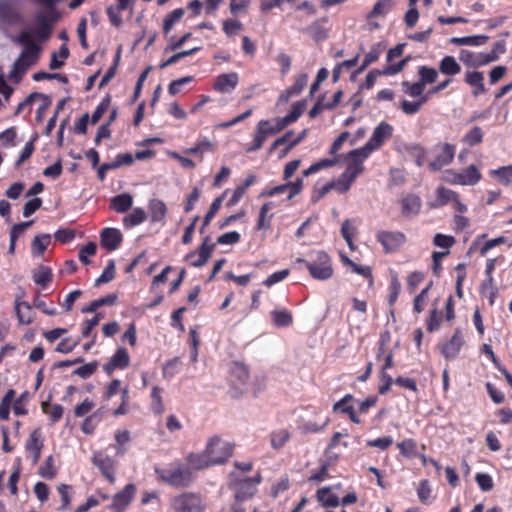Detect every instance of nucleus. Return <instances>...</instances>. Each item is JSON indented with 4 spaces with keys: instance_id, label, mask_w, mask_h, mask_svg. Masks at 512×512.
I'll return each mask as SVG.
<instances>
[{
    "instance_id": "nucleus-1",
    "label": "nucleus",
    "mask_w": 512,
    "mask_h": 512,
    "mask_svg": "<svg viewBox=\"0 0 512 512\" xmlns=\"http://www.w3.org/2000/svg\"><path fill=\"white\" fill-rule=\"evenodd\" d=\"M17 42L22 45L24 49L14 62L8 74L9 80L16 84L20 83L27 70L37 63L41 51L40 46L34 42L30 33L27 31H23L19 34Z\"/></svg>"
},
{
    "instance_id": "nucleus-39",
    "label": "nucleus",
    "mask_w": 512,
    "mask_h": 512,
    "mask_svg": "<svg viewBox=\"0 0 512 512\" xmlns=\"http://www.w3.org/2000/svg\"><path fill=\"white\" fill-rule=\"evenodd\" d=\"M211 255L206 249H199L197 251H191L186 256L185 259L189 261L190 266L192 267H202L204 266Z\"/></svg>"
},
{
    "instance_id": "nucleus-10",
    "label": "nucleus",
    "mask_w": 512,
    "mask_h": 512,
    "mask_svg": "<svg viewBox=\"0 0 512 512\" xmlns=\"http://www.w3.org/2000/svg\"><path fill=\"white\" fill-rule=\"evenodd\" d=\"M91 461L95 467L98 468L101 475L110 483L114 484L116 481V467L117 461L102 451L93 453Z\"/></svg>"
},
{
    "instance_id": "nucleus-25",
    "label": "nucleus",
    "mask_w": 512,
    "mask_h": 512,
    "mask_svg": "<svg viewBox=\"0 0 512 512\" xmlns=\"http://www.w3.org/2000/svg\"><path fill=\"white\" fill-rule=\"evenodd\" d=\"M353 399H354V397H353L352 394H346L339 401L334 403L333 411H335V412L336 411H340L341 413L348 415L349 419L353 423L360 424L361 423V419L356 414L354 407L352 405L348 404Z\"/></svg>"
},
{
    "instance_id": "nucleus-26",
    "label": "nucleus",
    "mask_w": 512,
    "mask_h": 512,
    "mask_svg": "<svg viewBox=\"0 0 512 512\" xmlns=\"http://www.w3.org/2000/svg\"><path fill=\"white\" fill-rule=\"evenodd\" d=\"M464 81L473 87V95L478 96L486 92L484 86V74L480 71H467L465 73Z\"/></svg>"
},
{
    "instance_id": "nucleus-2",
    "label": "nucleus",
    "mask_w": 512,
    "mask_h": 512,
    "mask_svg": "<svg viewBox=\"0 0 512 512\" xmlns=\"http://www.w3.org/2000/svg\"><path fill=\"white\" fill-rule=\"evenodd\" d=\"M155 473L161 482L181 489L189 488L197 477L192 468L180 460H175L164 468H155Z\"/></svg>"
},
{
    "instance_id": "nucleus-24",
    "label": "nucleus",
    "mask_w": 512,
    "mask_h": 512,
    "mask_svg": "<svg viewBox=\"0 0 512 512\" xmlns=\"http://www.w3.org/2000/svg\"><path fill=\"white\" fill-rule=\"evenodd\" d=\"M185 460L186 465L192 468V471H194V473L214 466L209 456L205 453V449L202 452L198 453H188L185 457Z\"/></svg>"
},
{
    "instance_id": "nucleus-28",
    "label": "nucleus",
    "mask_w": 512,
    "mask_h": 512,
    "mask_svg": "<svg viewBox=\"0 0 512 512\" xmlns=\"http://www.w3.org/2000/svg\"><path fill=\"white\" fill-rule=\"evenodd\" d=\"M439 71L443 75L453 77L461 72V66L453 56H444L439 62Z\"/></svg>"
},
{
    "instance_id": "nucleus-15",
    "label": "nucleus",
    "mask_w": 512,
    "mask_h": 512,
    "mask_svg": "<svg viewBox=\"0 0 512 512\" xmlns=\"http://www.w3.org/2000/svg\"><path fill=\"white\" fill-rule=\"evenodd\" d=\"M280 132V128L272 126L268 120H261L256 126V131L252 143L245 150L248 153L258 151L262 148L264 142L269 135H274Z\"/></svg>"
},
{
    "instance_id": "nucleus-21",
    "label": "nucleus",
    "mask_w": 512,
    "mask_h": 512,
    "mask_svg": "<svg viewBox=\"0 0 512 512\" xmlns=\"http://www.w3.org/2000/svg\"><path fill=\"white\" fill-rule=\"evenodd\" d=\"M122 240L123 236L116 228H104L100 233V244L109 252L116 250Z\"/></svg>"
},
{
    "instance_id": "nucleus-64",
    "label": "nucleus",
    "mask_w": 512,
    "mask_h": 512,
    "mask_svg": "<svg viewBox=\"0 0 512 512\" xmlns=\"http://www.w3.org/2000/svg\"><path fill=\"white\" fill-rule=\"evenodd\" d=\"M97 368H98V362L92 361L90 363L84 364V365L76 368L73 371V375H77L82 379H88L96 372Z\"/></svg>"
},
{
    "instance_id": "nucleus-56",
    "label": "nucleus",
    "mask_w": 512,
    "mask_h": 512,
    "mask_svg": "<svg viewBox=\"0 0 512 512\" xmlns=\"http://www.w3.org/2000/svg\"><path fill=\"white\" fill-rule=\"evenodd\" d=\"M353 182L354 180L342 173L338 179L330 181V184L332 186V190H336L338 193L344 194L349 191Z\"/></svg>"
},
{
    "instance_id": "nucleus-34",
    "label": "nucleus",
    "mask_w": 512,
    "mask_h": 512,
    "mask_svg": "<svg viewBox=\"0 0 512 512\" xmlns=\"http://www.w3.org/2000/svg\"><path fill=\"white\" fill-rule=\"evenodd\" d=\"M271 317L276 327H288L293 323L292 313L286 308L273 310Z\"/></svg>"
},
{
    "instance_id": "nucleus-8",
    "label": "nucleus",
    "mask_w": 512,
    "mask_h": 512,
    "mask_svg": "<svg viewBox=\"0 0 512 512\" xmlns=\"http://www.w3.org/2000/svg\"><path fill=\"white\" fill-rule=\"evenodd\" d=\"M456 146L447 142H439L433 147V159L429 162V169L433 172L450 165L455 157Z\"/></svg>"
},
{
    "instance_id": "nucleus-17",
    "label": "nucleus",
    "mask_w": 512,
    "mask_h": 512,
    "mask_svg": "<svg viewBox=\"0 0 512 512\" xmlns=\"http://www.w3.org/2000/svg\"><path fill=\"white\" fill-rule=\"evenodd\" d=\"M130 365V356L126 348L119 347L108 362L103 365V371L112 375L116 370H124Z\"/></svg>"
},
{
    "instance_id": "nucleus-49",
    "label": "nucleus",
    "mask_w": 512,
    "mask_h": 512,
    "mask_svg": "<svg viewBox=\"0 0 512 512\" xmlns=\"http://www.w3.org/2000/svg\"><path fill=\"white\" fill-rule=\"evenodd\" d=\"M303 31L309 34L316 42L322 41L327 38V31L321 24L320 20L313 22L311 25L307 26Z\"/></svg>"
},
{
    "instance_id": "nucleus-30",
    "label": "nucleus",
    "mask_w": 512,
    "mask_h": 512,
    "mask_svg": "<svg viewBox=\"0 0 512 512\" xmlns=\"http://www.w3.org/2000/svg\"><path fill=\"white\" fill-rule=\"evenodd\" d=\"M307 81L308 75L305 73L300 74L296 78L295 83L281 94L280 99L288 101L290 97L299 95L307 85Z\"/></svg>"
},
{
    "instance_id": "nucleus-5",
    "label": "nucleus",
    "mask_w": 512,
    "mask_h": 512,
    "mask_svg": "<svg viewBox=\"0 0 512 512\" xmlns=\"http://www.w3.org/2000/svg\"><path fill=\"white\" fill-rule=\"evenodd\" d=\"M297 262L303 263L314 279L323 281L331 278L333 275L332 261L325 251H316L313 253V258L310 261L298 258Z\"/></svg>"
},
{
    "instance_id": "nucleus-43",
    "label": "nucleus",
    "mask_w": 512,
    "mask_h": 512,
    "mask_svg": "<svg viewBox=\"0 0 512 512\" xmlns=\"http://www.w3.org/2000/svg\"><path fill=\"white\" fill-rule=\"evenodd\" d=\"M484 132L481 127L474 126L462 138V142L469 147L476 146L483 142Z\"/></svg>"
},
{
    "instance_id": "nucleus-63",
    "label": "nucleus",
    "mask_w": 512,
    "mask_h": 512,
    "mask_svg": "<svg viewBox=\"0 0 512 512\" xmlns=\"http://www.w3.org/2000/svg\"><path fill=\"white\" fill-rule=\"evenodd\" d=\"M431 485L428 479H423L419 482L418 488H417V495L419 498V501L422 504H427L431 498Z\"/></svg>"
},
{
    "instance_id": "nucleus-51",
    "label": "nucleus",
    "mask_w": 512,
    "mask_h": 512,
    "mask_svg": "<svg viewBox=\"0 0 512 512\" xmlns=\"http://www.w3.org/2000/svg\"><path fill=\"white\" fill-rule=\"evenodd\" d=\"M419 81L425 87L427 84L434 83L438 78V71L435 68L420 66L418 70Z\"/></svg>"
},
{
    "instance_id": "nucleus-59",
    "label": "nucleus",
    "mask_w": 512,
    "mask_h": 512,
    "mask_svg": "<svg viewBox=\"0 0 512 512\" xmlns=\"http://www.w3.org/2000/svg\"><path fill=\"white\" fill-rule=\"evenodd\" d=\"M459 194L451 189L440 186L436 190V197L439 201L440 205H447L449 202H453V200H457V196Z\"/></svg>"
},
{
    "instance_id": "nucleus-45",
    "label": "nucleus",
    "mask_w": 512,
    "mask_h": 512,
    "mask_svg": "<svg viewBox=\"0 0 512 512\" xmlns=\"http://www.w3.org/2000/svg\"><path fill=\"white\" fill-rule=\"evenodd\" d=\"M490 174L494 176L501 185L508 186L512 184V164L491 170Z\"/></svg>"
},
{
    "instance_id": "nucleus-31",
    "label": "nucleus",
    "mask_w": 512,
    "mask_h": 512,
    "mask_svg": "<svg viewBox=\"0 0 512 512\" xmlns=\"http://www.w3.org/2000/svg\"><path fill=\"white\" fill-rule=\"evenodd\" d=\"M489 37L486 35H473L465 37H452L450 43L457 46H482L487 43Z\"/></svg>"
},
{
    "instance_id": "nucleus-36",
    "label": "nucleus",
    "mask_w": 512,
    "mask_h": 512,
    "mask_svg": "<svg viewBox=\"0 0 512 512\" xmlns=\"http://www.w3.org/2000/svg\"><path fill=\"white\" fill-rule=\"evenodd\" d=\"M302 112L303 104L301 102H296L295 104H293L291 111L286 116L277 120V128H280L281 131L288 124L297 121L298 118L301 116Z\"/></svg>"
},
{
    "instance_id": "nucleus-50",
    "label": "nucleus",
    "mask_w": 512,
    "mask_h": 512,
    "mask_svg": "<svg viewBox=\"0 0 512 512\" xmlns=\"http://www.w3.org/2000/svg\"><path fill=\"white\" fill-rule=\"evenodd\" d=\"M185 11L183 8H177L166 15L163 20V32L167 35L175 23H177L184 15Z\"/></svg>"
},
{
    "instance_id": "nucleus-4",
    "label": "nucleus",
    "mask_w": 512,
    "mask_h": 512,
    "mask_svg": "<svg viewBox=\"0 0 512 512\" xmlns=\"http://www.w3.org/2000/svg\"><path fill=\"white\" fill-rule=\"evenodd\" d=\"M45 8V11H40L35 15V26L32 29V34L42 42L51 37L55 23L62 16L56 7Z\"/></svg>"
},
{
    "instance_id": "nucleus-41",
    "label": "nucleus",
    "mask_w": 512,
    "mask_h": 512,
    "mask_svg": "<svg viewBox=\"0 0 512 512\" xmlns=\"http://www.w3.org/2000/svg\"><path fill=\"white\" fill-rule=\"evenodd\" d=\"M42 412L49 416L52 424L57 423L63 416L64 408L60 404H50L48 402H42Z\"/></svg>"
},
{
    "instance_id": "nucleus-55",
    "label": "nucleus",
    "mask_w": 512,
    "mask_h": 512,
    "mask_svg": "<svg viewBox=\"0 0 512 512\" xmlns=\"http://www.w3.org/2000/svg\"><path fill=\"white\" fill-rule=\"evenodd\" d=\"M431 287L432 282H430L425 288H423L421 292L414 298L413 310L415 313L420 314L421 312L424 311L427 304L428 293Z\"/></svg>"
},
{
    "instance_id": "nucleus-18",
    "label": "nucleus",
    "mask_w": 512,
    "mask_h": 512,
    "mask_svg": "<svg viewBox=\"0 0 512 512\" xmlns=\"http://www.w3.org/2000/svg\"><path fill=\"white\" fill-rule=\"evenodd\" d=\"M464 345V339L460 328H456L451 338L440 345L441 354L447 360H454L459 355Z\"/></svg>"
},
{
    "instance_id": "nucleus-48",
    "label": "nucleus",
    "mask_w": 512,
    "mask_h": 512,
    "mask_svg": "<svg viewBox=\"0 0 512 512\" xmlns=\"http://www.w3.org/2000/svg\"><path fill=\"white\" fill-rule=\"evenodd\" d=\"M215 149H216V145L213 142H211L207 138H203V139L198 140L197 143L193 147L188 149L187 153L192 154V155L202 156L205 153L214 152Z\"/></svg>"
},
{
    "instance_id": "nucleus-22",
    "label": "nucleus",
    "mask_w": 512,
    "mask_h": 512,
    "mask_svg": "<svg viewBox=\"0 0 512 512\" xmlns=\"http://www.w3.org/2000/svg\"><path fill=\"white\" fill-rule=\"evenodd\" d=\"M401 213L406 218H411L419 214L422 201L416 194H407L400 200Z\"/></svg>"
},
{
    "instance_id": "nucleus-33",
    "label": "nucleus",
    "mask_w": 512,
    "mask_h": 512,
    "mask_svg": "<svg viewBox=\"0 0 512 512\" xmlns=\"http://www.w3.org/2000/svg\"><path fill=\"white\" fill-rule=\"evenodd\" d=\"M33 280L42 288L47 287L53 280L52 270L48 266L41 265L33 271Z\"/></svg>"
},
{
    "instance_id": "nucleus-54",
    "label": "nucleus",
    "mask_w": 512,
    "mask_h": 512,
    "mask_svg": "<svg viewBox=\"0 0 512 512\" xmlns=\"http://www.w3.org/2000/svg\"><path fill=\"white\" fill-rule=\"evenodd\" d=\"M163 389L159 386H153L151 391V409L155 414H162L164 412V405L162 401Z\"/></svg>"
},
{
    "instance_id": "nucleus-58",
    "label": "nucleus",
    "mask_w": 512,
    "mask_h": 512,
    "mask_svg": "<svg viewBox=\"0 0 512 512\" xmlns=\"http://www.w3.org/2000/svg\"><path fill=\"white\" fill-rule=\"evenodd\" d=\"M356 233V228L351 225V222L349 219H346L341 226V235L345 239L347 245L349 246L350 250H355V245L353 242V237Z\"/></svg>"
},
{
    "instance_id": "nucleus-13",
    "label": "nucleus",
    "mask_w": 512,
    "mask_h": 512,
    "mask_svg": "<svg viewBox=\"0 0 512 512\" xmlns=\"http://www.w3.org/2000/svg\"><path fill=\"white\" fill-rule=\"evenodd\" d=\"M369 155L370 154L362 147L348 152L346 159L349 162L343 173L355 181L358 175L364 171L363 162L369 157Z\"/></svg>"
},
{
    "instance_id": "nucleus-6",
    "label": "nucleus",
    "mask_w": 512,
    "mask_h": 512,
    "mask_svg": "<svg viewBox=\"0 0 512 512\" xmlns=\"http://www.w3.org/2000/svg\"><path fill=\"white\" fill-rule=\"evenodd\" d=\"M234 445L222 440L219 436H212L205 446V453L214 466L221 465L233 455Z\"/></svg>"
},
{
    "instance_id": "nucleus-44",
    "label": "nucleus",
    "mask_w": 512,
    "mask_h": 512,
    "mask_svg": "<svg viewBox=\"0 0 512 512\" xmlns=\"http://www.w3.org/2000/svg\"><path fill=\"white\" fill-rule=\"evenodd\" d=\"M147 218L146 212L143 208H135L129 215L123 219L124 226L131 228L143 223Z\"/></svg>"
},
{
    "instance_id": "nucleus-52",
    "label": "nucleus",
    "mask_w": 512,
    "mask_h": 512,
    "mask_svg": "<svg viewBox=\"0 0 512 512\" xmlns=\"http://www.w3.org/2000/svg\"><path fill=\"white\" fill-rule=\"evenodd\" d=\"M51 242L49 234L37 235L32 242V251L35 255L41 256L46 251Z\"/></svg>"
},
{
    "instance_id": "nucleus-40",
    "label": "nucleus",
    "mask_w": 512,
    "mask_h": 512,
    "mask_svg": "<svg viewBox=\"0 0 512 512\" xmlns=\"http://www.w3.org/2000/svg\"><path fill=\"white\" fill-rule=\"evenodd\" d=\"M394 0H377L372 10L367 14V19H373L379 16H385L392 10Z\"/></svg>"
},
{
    "instance_id": "nucleus-62",
    "label": "nucleus",
    "mask_w": 512,
    "mask_h": 512,
    "mask_svg": "<svg viewBox=\"0 0 512 512\" xmlns=\"http://www.w3.org/2000/svg\"><path fill=\"white\" fill-rule=\"evenodd\" d=\"M442 321V312L438 311L436 308L430 311V315L426 320V329L428 332L437 331L441 326Z\"/></svg>"
},
{
    "instance_id": "nucleus-47",
    "label": "nucleus",
    "mask_w": 512,
    "mask_h": 512,
    "mask_svg": "<svg viewBox=\"0 0 512 512\" xmlns=\"http://www.w3.org/2000/svg\"><path fill=\"white\" fill-rule=\"evenodd\" d=\"M338 163V157L332 159L324 158L318 162L313 163L310 167L303 171V176L308 177L314 173L319 172L322 169L333 167Z\"/></svg>"
},
{
    "instance_id": "nucleus-27",
    "label": "nucleus",
    "mask_w": 512,
    "mask_h": 512,
    "mask_svg": "<svg viewBox=\"0 0 512 512\" xmlns=\"http://www.w3.org/2000/svg\"><path fill=\"white\" fill-rule=\"evenodd\" d=\"M148 209L152 222H164L167 215V206L160 199H152L149 201Z\"/></svg>"
},
{
    "instance_id": "nucleus-35",
    "label": "nucleus",
    "mask_w": 512,
    "mask_h": 512,
    "mask_svg": "<svg viewBox=\"0 0 512 512\" xmlns=\"http://www.w3.org/2000/svg\"><path fill=\"white\" fill-rule=\"evenodd\" d=\"M316 497L323 507H337L340 504L338 496L332 494L329 487L318 489Z\"/></svg>"
},
{
    "instance_id": "nucleus-16",
    "label": "nucleus",
    "mask_w": 512,
    "mask_h": 512,
    "mask_svg": "<svg viewBox=\"0 0 512 512\" xmlns=\"http://www.w3.org/2000/svg\"><path fill=\"white\" fill-rule=\"evenodd\" d=\"M136 493L134 484L129 483L112 497V502L108 506L111 512H125L132 502Z\"/></svg>"
},
{
    "instance_id": "nucleus-57",
    "label": "nucleus",
    "mask_w": 512,
    "mask_h": 512,
    "mask_svg": "<svg viewBox=\"0 0 512 512\" xmlns=\"http://www.w3.org/2000/svg\"><path fill=\"white\" fill-rule=\"evenodd\" d=\"M273 206H274V204L272 202H266L261 206L260 211H259V217L257 220V225H256L257 230H262V229L269 227L270 220L273 217V215H270L267 221H266V216H267V213L272 209Z\"/></svg>"
},
{
    "instance_id": "nucleus-32",
    "label": "nucleus",
    "mask_w": 512,
    "mask_h": 512,
    "mask_svg": "<svg viewBox=\"0 0 512 512\" xmlns=\"http://www.w3.org/2000/svg\"><path fill=\"white\" fill-rule=\"evenodd\" d=\"M132 204V196L130 194L123 193L112 198L110 207L118 213H125L132 207Z\"/></svg>"
},
{
    "instance_id": "nucleus-9",
    "label": "nucleus",
    "mask_w": 512,
    "mask_h": 512,
    "mask_svg": "<svg viewBox=\"0 0 512 512\" xmlns=\"http://www.w3.org/2000/svg\"><path fill=\"white\" fill-rule=\"evenodd\" d=\"M375 238L386 254L399 251L407 241L406 235L401 231L379 230Z\"/></svg>"
},
{
    "instance_id": "nucleus-42",
    "label": "nucleus",
    "mask_w": 512,
    "mask_h": 512,
    "mask_svg": "<svg viewBox=\"0 0 512 512\" xmlns=\"http://www.w3.org/2000/svg\"><path fill=\"white\" fill-rule=\"evenodd\" d=\"M72 486L68 484H59L57 486V491L61 498V505L57 508V511L64 512L69 510L71 500H72Z\"/></svg>"
},
{
    "instance_id": "nucleus-53",
    "label": "nucleus",
    "mask_w": 512,
    "mask_h": 512,
    "mask_svg": "<svg viewBox=\"0 0 512 512\" xmlns=\"http://www.w3.org/2000/svg\"><path fill=\"white\" fill-rule=\"evenodd\" d=\"M100 421L101 415L98 412L92 413L84 419L81 425V431L86 435L93 434Z\"/></svg>"
},
{
    "instance_id": "nucleus-11",
    "label": "nucleus",
    "mask_w": 512,
    "mask_h": 512,
    "mask_svg": "<svg viewBox=\"0 0 512 512\" xmlns=\"http://www.w3.org/2000/svg\"><path fill=\"white\" fill-rule=\"evenodd\" d=\"M261 480L262 478L258 474L256 477L244 478L234 482L231 487L235 492L234 500L243 503L244 501L253 498L257 492L256 485L259 484Z\"/></svg>"
},
{
    "instance_id": "nucleus-46",
    "label": "nucleus",
    "mask_w": 512,
    "mask_h": 512,
    "mask_svg": "<svg viewBox=\"0 0 512 512\" xmlns=\"http://www.w3.org/2000/svg\"><path fill=\"white\" fill-rule=\"evenodd\" d=\"M397 448L405 458L412 459L417 456V442L412 438L397 443Z\"/></svg>"
},
{
    "instance_id": "nucleus-61",
    "label": "nucleus",
    "mask_w": 512,
    "mask_h": 512,
    "mask_svg": "<svg viewBox=\"0 0 512 512\" xmlns=\"http://www.w3.org/2000/svg\"><path fill=\"white\" fill-rule=\"evenodd\" d=\"M381 54V50L379 48V45L374 46L370 49V51L365 55L363 63L360 65V67L356 70V74L362 73L369 65L376 62Z\"/></svg>"
},
{
    "instance_id": "nucleus-19",
    "label": "nucleus",
    "mask_w": 512,
    "mask_h": 512,
    "mask_svg": "<svg viewBox=\"0 0 512 512\" xmlns=\"http://www.w3.org/2000/svg\"><path fill=\"white\" fill-rule=\"evenodd\" d=\"M239 83V76L236 72L223 73L215 77L212 88L216 92L229 94L235 90Z\"/></svg>"
},
{
    "instance_id": "nucleus-7",
    "label": "nucleus",
    "mask_w": 512,
    "mask_h": 512,
    "mask_svg": "<svg viewBox=\"0 0 512 512\" xmlns=\"http://www.w3.org/2000/svg\"><path fill=\"white\" fill-rule=\"evenodd\" d=\"M482 178V174L476 165L472 164L458 172L448 169L444 173V181L452 185L474 186Z\"/></svg>"
},
{
    "instance_id": "nucleus-20",
    "label": "nucleus",
    "mask_w": 512,
    "mask_h": 512,
    "mask_svg": "<svg viewBox=\"0 0 512 512\" xmlns=\"http://www.w3.org/2000/svg\"><path fill=\"white\" fill-rule=\"evenodd\" d=\"M44 447L42 433L40 428L34 429L26 440L25 450L32 456L33 464H36L40 457Z\"/></svg>"
},
{
    "instance_id": "nucleus-14",
    "label": "nucleus",
    "mask_w": 512,
    "mask_h": 512,
    "mask_svg": "<svg viewBox=\"0 0 512 512\" xmlns=\"http://www.w3.org/2000/svg\"><path fill=\"white\" fill-rule=\"evenodd\" d=\"M121 381L119 379H113L105 389L103 394V398L105 400L111 399L118 392H121V404L117 409L114 410L113 414L115 416L125 415L128 412V402H129V388L128 386L123 389L120 388Z\"/></svg>"
},
{
    "instance_id": "nucleus-37",
    "label": "nucleus",
    "mask_w": 512,
    "mask_h": 512,
    "mask_svg": "<svg viewBox=\"0 0 512 512\" xmlns=\"http://www.w3.org/2000/svg\"><path fill=\"white\" fill-rule=\"evenodd\" d=\"M227 191H225L222 195L218 196L213 200V202L210 205L209 210L204 216L203 224L201 228L199 229L200 234H203L205 231V228L210 224L211 220L215 217V215L218 213L219 209L221 208L223 199L225 197V194Z\"/></svg>"
},
{
    "instance_id": "nucleus-38",
    "label": "nucleus",
    "mask_w": 512,
    "mask_h": 512,
    "mask_svg": "<svg viewBox=\"0 0 512 512\" xmlns=\"http://www.w3.org/2000/svg\"><path fill=\"white\" fill-rule=\"evenodd\" d=\"M291 433L287 429L272 431L270 434V444L274 450H279L290 440Z\"/></svg>"
},
{
    "instance_id": "nucleus-3",
    "label": "nucleus",
    "mask_w": 512,
    "mask_h": 512,
    "mask_svg": "<svg viewBox=\"0 0 512 512\" xmlns=\"http://www.w3.org/2000/svg\"><path fill=\"white\" fill-rule=\"evenodd\" d=\"M172 512H205L207 505L198 492L184 491L169 499Z\"/></svg>"
},
{
    "instance_id": "nucleus-60",
    "label": "nucleus",
    "mask_w": 512,
    "mask_h": 512,
    "mask_svg": "<svg viewBox=\"0 0 512 512\" xmlns=\"http://www.w3.org/2000/svg\"><path fill=\"white\" fill-rule=\"evenodd\" d=\"M111 104V96L108 94L106 95L101 102L98 104L96 109L94 110L92 116H91V124H96L101 117L104 115V113L109 109Z\"/></svg>"
},
{
    "instance_id": "nucleus-23",
    "label": "nucleus",
    "mask_w": 512,
    "mask_h": 512,
    "mask_svg": "<svg viewBox=\"0 0 512 512\" xmlns=\"http://www.w3.org/2000/svg\"><path fill=\"white\" fill-rule=\"evenodd\" d=\"M22 20L21 13L9 0H0V21L14 25Z\"/></svg>"
},
{
    "instance_id": "nucleus-12",
    "label": "nucleus",
    "mask_w": 512,
    "mask_h": 512,
    "mask_svg": "<svg viewBox=\"0 0 512 512\" xmlns=\"http://www.w3.org/2000/svg\"><path fill=\"white\" fill-rule=\"evenodd\" d=\"M393 134V127L387 122H381L373 131L371 137L362 148L371 154L381 148L385 141Z\"/></svg>"
},
{
    "instance_id": "nucleus-29",
    "label": "nucleus",
    "mask_w": 512,
    "mask_h": 512,
    "mask_svg": "<svg viewBox=\"0 0 512 512\" xmlns=\"http://www.w3.org/2000/svg\"><path fill=\"white\" fill-rule=\"evenodd\" d=\"M31 308L28 302L20 301L18 298L15 300V312L20 324L29 325L33 322Z\"/></svg>"
}]
</instances>
